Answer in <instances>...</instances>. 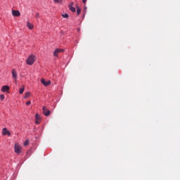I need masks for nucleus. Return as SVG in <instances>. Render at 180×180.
Returning a JSON list of instances; mask_svg holds the SVG:
<instances>
[{
	"instance_id": "obj_1",
	"label": "nucleus",
	"mask_w": 180,
	"mask_h": 180,
	"mask_svg": "<svg viewBox=\"0 0 180 180\" xmlns=\"http://www.w3.org/2000/svg\"><path fill=\"white\" fill-rule=\"evenodd\" d=\"M34 58H36L34 55H30L27 59V64H28V65H33L34 63Z\"/></svg>"
},
{
	"instance_id": "obj_2",
	"label": "nucleus",
	"mask_w": 180,
	"mask_h": 180,
	"mask_svg": "<svg viewBox=\"0 0 180 180\" xmlns=\"http://www.w3.org/2000/svg\"><path fill=\"white\" fill-rule=\"evenodd\" d=\"M14 150H15V153H16V154H20V150H22V147L20 146L19 144L15 143V145L14 146Z\"/></svg>"
},
{
	"instance_id": "obj_3",
	"label": "nucleus",
	"mask_w": 180,
	"mask_h": 180,
	"mask_svg": "<svg viewBox=\"0 0 180 180\" xmlns=\"http://www.w3.org/2000/svg\"><path fill=\"white\" fill-rule=\"evenodd\" d=\"M43 110V114L44 115V116H50V110H49V109H47V108L46 106L43 107L42 108Z\"/></svg>"
},
{
	"instance_id": "obj_4",
	"label": "nucleus",
	"mask_w": 180,
	"mask_h": 180,
	"mask_svg": "<svg viewBox=\"0 0 180 180\" xmlns=\"http://www.w3.org/2000/svg\"><path fill=\"white\" fill-rule=\"evenodd\" d=\"M41 82L44 85V86H49V85H51V82L50 80L46 82L44 79H41Z\"/></svg>"
},
{
	"instance_id": "obj_5",
	"label": "nucleus",
	"mask_w": 180,
	"mask_h": 180,
	"mask_svg": "<svg viewBox=\"0 0 180 180\" xmlns=\"http://www.w3.org/2000/svg\"><path fill=\"white\" fill-rule=\"evenodd\" d=\"M64 51V49H56L55 51L53 52V56L55 57H58V53H63Z\"/></svg>"
},
{
	"instance_id": "obj_6",
	"label": "nucleus",
	"mask_w": 180,
	"mask_h": 180,
	"mask_svg": "<svg viewBox=\"0 0 180 180\" xmlns=\"http://www.w3.org/2000/svg\"><path fill=\"white\" fill-rule=\"evenodd\" d=\"M12 77L13 78H15V82H16V79H18V72H16V70L13 69L12 70Z\"/></svg>"
},
{
	"instance_id": "obj_7",
	"label": "nucleus",
	"mask_w": 180,
	"mask_h": 180,
	"mask_svg": "<svg viewBox=\"0 0 180 180\" xmlns=\"http://www.w3.org/2000/svg\"><path fill=\"white\" fill-rule=\"evenodd\" d=\"M12 15L13 16H20V12L19 11L13 10L12 11Z\"/></svg>"
},
{
	"instance_id": "obj_8",
	"label": "nucleus",
	"mask_w": 180,
	"mask_h": 180,
	"mask_svg": "<svg viewBox=\"0 0 180 180\" xmlns=\"http://www.w3.org/2000/svg\"><path fill=\"white\" fill-rule=\"evenodd\" d=\"M10 88L9 86L6 85V86H3L1 87V91L2 92H8V91H9Z\"/></svg>"
},
{
	"instance_id": "obj_9",
	"label": "nucleus",
	"mask_w": 180,
	"mask_h": 180,
	"mask_svg": "<svg viewBox=\"0 0 180 180\" xmlns=\"http://www.w3.org/2000/svg\"><path fill=\"white\" fill-rule=\"evenodd\" d=\"M73 6H74V2H70V4L69 5V9L72 12H75V8Z\"/></svg>"
},
{
	"instance_id": "obj_10",
	"label": "nucleus",
	"mask_w": 180,
	"mask_h": 180,
	"mask_svg": "<svg viewBox=\"0 0 180 180\" xmlns=\"http://www.w3.org/2000/svg\"><path fill=\"white\" fill-rule=\"evenodd\" d=\"M27 27H28V29L32 30L34 27V25H33V24L30 23V22L28 21L27 22Z\"/></svg>"
},
{
	"instance_id": "obj_11",
	"label": "nucleus",
	"mask_w": 180,
	"mask_h": 180,
	"mask_svg": "<svg viewBox=\"0 0 180 180\" xmlns=\"http://www.w3.org/2000/svg\"><path fill=\"white\" fill-rule=\"evenodd\" d=\"M3 134H4V136H6V134H8V136H10L11 132H9V131H8V129L6 128H4L3 129Z\"/></svg>"
},
{
	"instance_id": "obj_12",
	"label": "nucleus",
	"mask_w": 180,
	"mask_h": 180,
	"mask_svg": "<svg viewBox=\"0 0 180 180\" xmlns=\"http://www.w3.org/2000/svg\"><path fill=\"white\" fill-rule=\"evenodd\" d=\"M23 92H25V86H22V88L20 89L19 94L20 95H22V94H23Z\"/></svg>"
},
{
	"instance_id": "obj_13",
	"label": "nucleus",
	"mask_w": 180,
	"mask_h": 180,
	"mask_svg": "<svg viewBox=\"0 0 180 180\" xmlns=\"http://www.w3.org/2000/svg\"><path fill=\"white\" fill-rule=\"evenodd\" d=\"M26 98H30V92L27 91L26 94H25V96L24 97V99H26Z\"/></svg>"
},
{
	"instance_id": "obj_14",
	"label": "nucleus",
	"mask_w": 180,
	"mask_h": 180,
	"mask_svg": "<svg viewBox=\"0 0 180 180\" xmlns=\"http://www.w3.org/2000/svg\"><path fill=\"white\" fill-rule=\"evenodd\" d=\"M77 14L79 15L81 13V8L79 6H77Z\"/></svg>"
},
{
	"instance_id": "obj_15",
	"label": "nucleus",
	"mask_w": 180,
	"mask_h": 180,
	"mask_svg": "<svg viewBox=\"0 0 180 180\" xmlns=\"http://www.w3.org/2000/svg\"><path fill=\"white\" fill-rule=\"evenodd\" d=\"M54 2H56V4H63L62 0H53Z\"/></svg>"
},
{
	"instance_id": "obj_16",
	"label": "nucleus",
	"mask_w": 180,
	"mask_h": 180,
	"mask_svg": "<svg viewBox=\"0 0 180 180\" xmlns=\"http://www.w3.org/2000/svg\"><path fill=\"white\" fill-rule=\"evenodd\" d=\"M0 99H1V101H4V100L5 99V96H4V94H1V95L0 96Z\"/></svg>"
},
{
	"instance_id": "obj_17",
	"label": "nucleus",
	"mask_w": 180,
	"mask_h": 180,
	"mask_svg": "<svg viewBox=\"0 0 180 180\" xmlns=\"http://www.w3.org/2000/svg\"><path fill=\"white\" fill-rule=\"evenodd\" d=\"M35 117H36L37 120H39V119H40V115H39V114H36V115H35Z\"/></svg>"
},
{
	"instance_id": "obj_18",
	"label": "nucleus",
	"mask_w": 180,
	"mask_h": 180,
	"mask_svg": "<svg viewBox=\"0 0 180 180\" xmlns=\"http://www.w3.org/2000/svg\"><path fill=\"white\" fill-rule=\"evenodd\" d=\"M24 146H29V140H26L25 142H24Z\"/></svg>"
},
{
	"instance_id": "obj_19",
	"label": "nucleus",
	"mask_w": 180,
	"mask_h": 180,
	"mask_svg": "<svg viewBox=\"0 0 180 180\" xmlns=\"http://www.w3.org/2000/svg\"><path fill=\"white\" fill-rule=\"evenodd\" d=\"M35 18H40V13H35Z\"/></svg>"
},
{
	"instance_id": "obj_20",
	"label": "nucleus",
	"mask_w": 180,
	"mask_h": 180,
	"mask_svg": "<svg viewBox=\"0 0 180 180\" xmlns=\"http://www.w3.org/2000/svg\"><path fill=\"white\" fill-rule=\"evenodd\" d=\"M62 16H63V18H68V14H67V13L63 14Z\"/></svg>"
},
{
	"instance_id": "obj_21",
	"label": "nucleus",
	"mask_w": 180,
	"mask_h": 180,
	"mask_svg": "<svg viewBox=\"0 0 180 180\" xmlns=\"http://www.w3.org/2000/svg\"><path fill=\"white\" fill-rule=\"evenodd\" d=\"M31 103H32V101H27V102L26 103V105H27V106H29V105H30Z\"/></svg>"
},
{
	"instance_id": "obj_22",
	"label": "nucleus",
	"mask_w": 180,
	"mask_h": 180,
	"mask_svg": "<svg viewBox=\"0 0 180 180\" xmlns=\"http://www.w3.org/2000/svg\"><path fill=\"white\" fill-rule=\"evenodd\" d=\"M82 2L84 4V5H85V4H86V0H82Z\"/></svg>"
},
{
	"instance_id": "obj_23",
	"label": "nucleus",
	"mask_w": 180,
	"mask_h": 180,
	"mask_svg": "<svg viewBox=\"0 0 180 180\" xmlns=\"http://www.w3.org/2000/svg\"><path fill=\"white\" fill-rule=\"evenodd\" d=\"M36 123H39V122L37 121Z\"/></svg>"
}]
</instances>
